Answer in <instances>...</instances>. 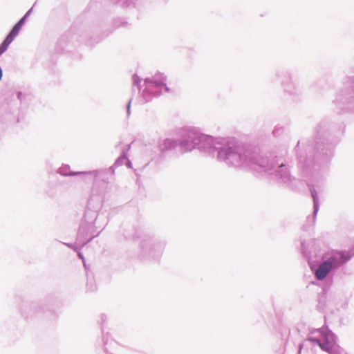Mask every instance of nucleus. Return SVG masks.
Returning a JSON list of instances; mask_svg holds the SVG:
<instances>
[{
	"mask_svg": "<svg viewBox=\"0 0 354 354\" xmlns=\"http://www.w3.org/2000/svg\"><path fill=\"white\" fill-rule=\"evenodd\" d=\"M350 256L342 252H336L328 261L321 263L315 272V277L319 280L324 279L333 268H336L342 265Z\"/></svg>",
	"mask_w": 354,
	"mask_h": 354,
	"instance_id": "nucleus-1",
	"label": "nucleus"
},
{
	"mask_svg": "<svg viewBox=\"0 0 354 354\" xmlns=\"http://www.w3.org/2000/svg\"><path fill=\"white\" fill-rule=\"evenodd\" d=\"M21 28L19 27V25L17 26L15 24V26L13 27L9 35L7 36V37L5 39V40L0 46V55L7 50L8 46L12 43V41L14 40L16 36L19 34Z\"/></svg>",
	"mask_w": 354,
	"mask_h": 354,
	"instance_id": "nucleus-2",
	"label": "nucleus"
},
{
	"mask_svg": "<svg viewBox=\"0 0 354 354\" xmlns=\"http://www.w3.org/2000/svg\"><path fill=\"white\" fill-rule=\"evenodd\" d=\"M308 340L318 344L320 346V348L324 351L329 352L332 348L331 345L328 342L322 344V343H320V342L318 339H313V338L309 339Z\"/></svg>",
	"mask_w": 354,
	"mask_h": 354,
	"instance_id": "nucleus-3",
	"label": "nucleus"
},
{
	"mask_svg": "<svg viewBox=\"0 0 354 354\" xmlns=\"http://www.w3.org/2000/svg\"><path fill=\"white\" fill-rule=\"evenodd\" d=\"M30 10H29L26 15L24 17H23L17 24L16 25L19 26V27L21 28L22 25L24 24V21H25V19L26 18V17L29 15Z\"/></svg>",
	"mask_w": 354,
	"mask_h": 354,
	"instance_id": "nucleus-4",
	"label": "nucleus"
}]
</instances>
